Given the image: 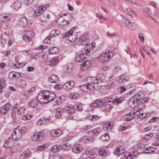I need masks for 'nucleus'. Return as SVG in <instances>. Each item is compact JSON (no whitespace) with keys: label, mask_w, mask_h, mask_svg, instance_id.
I'll list each match as a JSON object with an SVG mask.
<instances>
[{"label":"nucleus","mask_w":159,"mask_h":159,"mask_svg":"<svg viewBox=\"0 0 159 159\" xmlns=\"http://www.w3.org/2000/svg\"><path fill=\"white\" fill-rule=\"evenodd\" d=\"M65 100V97L64 96H60L55 102V103L57 105H59L62 103Z\"/></svg>","instance_id":"obj_32"},{"label":"nucleus","mask_w":159,"mask_h":159,"mask_svg":"<svg viewBox=\"0 0 159 159\" xmlns=\"http://www.w3.org/2000/svg\"><path fill=\"white\" fill-rule=\"evenodd\" d=\"M33 32L30 31H25L24 36L23 39L26 42H29L32 40V38L34 36Z\"/></svg>","instance_id":"obj_10"},{"label":"nucleus","mask_w":159,"mask_h":159,"mask_svg":"<svg viewBox=\"0 0 159 159\" xmlns=\"http://www.w3.org/2000/svg\"><path fill=\"white\" fill-rule=\"evenodd\" d=\"M70 22L68 20L64 19L60 24V25L62 26H67L69 25Z\"/></svg>","instance_id":"obj_52"},{"label":"nucleus","mask_w":159,"mask_h":159,"mask_svg":"<svg viewBox=\"0 0 159 159\" xmlns=\"http://www.w3.org/2000/svg\"><path fill=\"white\" fill-rule=\"evenodd\" d=\"M82 44L83 45H88L90 39L86 34H84L80 37Z\"/></svg>","instance_id":"obj_11"},{"label":"nucleus","mask_w":159,"mask_h":159,"mask_svg":"<svg viewBox=\"0 0 159 159\" xmlns=\"http://www.w3.org/2000/svg\"><path fill=\"white\" fill-rule=\"evenodd\" d=\"M73 109H74V106H72L71 105L70 106L67 105L65 106L63 109L65 111H71L66 112L67 115H70L75 113V111Z\"/></svg>","instance_id":"obj_20"},{"label":"nucleus","mask_w":159,"mask_h":159,"mask_svg":"<svg viewBox=\"0 0 159 159\" xmlns=\"http://www.w3.org/2000/svg\"><path fill=\"white\" fill-rule=\"evenodd\" d=\"M88 87L87 84L86 85L83 84L80 86V88L82 90L86 91L87 89H88Z\"/></svg>","instance_id":"obj_59"},{"label":"nucleus","mask_w":159,"mask_h":159,"mask_svg":"<svg viewBox=\"0 0 159 159\" xmlns=\"http://www.w3.org/2000/svg\"><path fill=\"white\" fill-rule=\"evenodd\" d=\"M74 85V83L73 81H69L64 84V88L66 90H68L71 89Z\"/></svg>","instance_id":"obj_28"},{"label":"nucleus","mask_w":159,"mask_h":159,"mask_svg":"<svg viewBox=\"0 0 159 159\" xmlns=\"http://www.w3.org/2000/svg\"><path fill=\"white\" fill-rule=\"evenodd\" d=\"M138 154V152L136 151L132 152L130 154L127 155L126 157V159H133L134 157H135Z\"/></svg>","instance_id":"obj_36"},{"label":"nucleus","mask_w":159,"mask_h":159,"mask_svg":"<svg viewBox=\"0 0 159 159\" xmlns=\"http://www.w3.org/2000/svg\"><path fill=\"white\" fill-rule=\"evenodd\" d=\"M82 149V147L80 144H75L72 148V150L73 152L78 153L80 152Z\"/></svg>","instance_id":"obj_18"},{"label":"nucleus","mask_w":159,"mask_h":159,"mask_svg":"<svg viewBox=\"0 0 159 159\" xmlns=\"http://www.w3.org/2000/svg\"><path fill=\"white\" fill-rule=\"evenodd\" d=\"M18 129L19 130L21 134H25L28 131V128L25 126H22L20 128L18 127Z\"/></svg>","instance_id":"obj_40"},{"label":"nucleus","mask_w":159,"mask_h":159,"mask_svg":"<svg viewBox=\"0 0 159 159\" xmlns=\"http://www.w3.org/2000/svg\"><path fill=\"white\" fill-rule=\"evenodd\" d=\"M113 57L112 52L108 50L101 52L98 57V61L102 63L106 62L110 59Z\"/></svg>","instance_id":"obj_3"},{"label":"nucleus","mask_w":159,"mask_h":159,"mask_svg":"<svg viewBox=\"0 0 159 159\" xmlns=\"http://www.w3.org/2000/svg\"><path fill=\"white\" fill-rule=\"evenodd\" d=\"M2 18L4 19L3 20L4 22H6L7 20H9L11 19V16L10 14H5L2 16Z\"/></svg>","instance_id":"obj_44"},{"label":"nucleus","mask_w":159,"mask_h":159,"mask_svg":"<svg viewBox=\"0 0 159 159\" xmlns=\"http://www.w3.org/2000/svg\"><path fill=\"white\" fill-rule=\"evenodd\" d=\"M59 33V31L56 30H52L50 33V36L47 37L45 40H44V42L46 43H48L51 39V37H53L57 35Z\"/></svg>","instance_id":"obj_13"},{"label":"nucleus","mask_w":159,"mask_h":159,"mask_svg":"<svg viewBox=\"0 0 159 159\" xmlns=\"http://www.w3.org/2000/svg\"><path fill=\"white\" fill-rule=\"evenodd\" d=\"M34 0H24V3L27 6L32 4Z\"/></svg>","instance_id":"obj_62"},{"label":"nucleus","mask_w":159,"mask_h":159,"mask_svg":"<svg viewBox=\"0 0 159 159\" xmlns=\"http://www.w3.org/2000/svg\"><path fill=\"white\" fill-rule=\"evenodd\" d=\"M56 97L53 92L44 91L39 93L37 98L41 103L45 104L53 100Z\"/></svg>","instance_id":"obj_1"},{"label":"nucleus","mask_w":159,"mask_h":159,"mask_svg":"<svg viewBox=\"0 0 159 159\" xmlns=\"http://www.w3.org/2000/svg\"><path fill=\"white\" fill-rule=\"evenodd\" d=\"M157 148L152 147H149L146 148L144 150V153H148L153 152L157 150Z\"/></svg>","instance_id":"obj_29"},{"label":"nucleus","mask_w":159,"mask_h":159,"mask_svg":"<svg viewBox=\"0 0 159 159\" xmlns=\"http://www.w3.org/2000/svg\"><path fill=\"white\" fill-rule=\"evenodd\" d=\"M63 87L64 88V85L60 84H56L54 86V88L57 90L60 89Z\"/></svg>","instance_id":"obj_58"},{"label":"nucleus","mask_w":159,"mask_h":159,"mask_svg":"<svg viewBox=\"0 0 159 159\" xmlns=\"http://www.w3.org/2000/svg\"><path fill=\"white\" fill-rule=\"evenodd\" d=\"M94 78L91 77H89L87 79L88 82L87 83L88 89L94 91L95 89H98V84L96 83Z\"/></svg>","instance_id":"obj_5"},{"label":"nucleus","mask_w":159,"mask_h":159,"mask_svg":"<svg viewBox=\"0 0 159 159\" xmlns=\"http://www.w3.org/2000/svg\"><path fill=\"white\" fill-rule=\"evenodd\" d=\"M123 22L125 23L126 25L130 29L133 30L135 29L134 24L126 19V18H124Z\"/></svg>","instance_id":"obj_21"},{"label":"nucleus","mask_w":159,"mask_h":159,"mask_svg":"<svg viewBox=\"0 0 159 159\" xmlns=\"http://www.w3.org/2000/svg\"><path fill=\"white\" fill-rule=\"evenodd\" d=\"M21 4L20 0L15 1L14 3V6L15 9L18 10L21 7Z\"/></svg>","instance_id":"obj_37"},{"label":"nucleus","mask_w":159,"mask_h":159,"mask_svg":"<svg viewBox=\"0 0 159 159\" xmlns=\"http://www.w3.org/2000/svg\"><path fill=\"white\" fill-rule=\"evenodd\" d=\"M15 108L16 110L18 115L21 116L23 115L25 111V108L24 106H18V104L15 105Z\"/></svg>","instance_id":"obj_16"},{"label":"nucleus","mask_w":159,"mask_h":159,"mask_svg":"<svg viewBox=\"0 0 159 159\" xmlns=\"http://www.w3.org/2000/svg\"><path fill=\"white\" fill-rule=\"evenodd\" d=\"M32 116L29 114H27L24 115L22 117V120H28L31 119L32 118Z\"/></svg>","instance_id":"obj_47"},{"label":"nucleus","mask_w":159,"mask_h":159,"mask_svg":"<svg viewBox=\"0 0 159 159\" xmlns=\"http://www.w3.org/2000/svg\"><path fill=\"white\" fill-rule=\"evenodd\" d=\"M38 102L37 100L33 99L31 100L28 104V106L31 108H35L38 105Z\"/></svg>","instance_id":"obj_25"},{"label":"nucleus","mask_w":159,"mask_h":159,"mask_svg":"<svg viewBox=\"0 0 159 159\" xmlns=\"http://www.w3.org/2000/svg\"><path fill=\"white\" fill-rule=\"evenodd\" d=\"M96 102L98 107H100L102 108V106L104 104V103L103 102L102 100L101 99H97L96 100Z\"/></svg>","instance_id":"obj_51"},{"label":"nucleus","mask_w":159,"mask_h":159,"mask_svg":"<svg viewBox=\"0 0 159 159\" xmlns=\"http://www.w3.org/2000/svg\"><path fill=\"white\" fill-rule=\"evenodd\" d=\"M45 135L43 132H39L33 134L32 136V140L35 142H38L42 140Z\"/></svg>","instance_id":"obj_9"},{"label":"nucleus","mask_w":159,"mask_h":159,"mask_svg":"<svg viewBox=\"0 0 159 159\" xmlns=\"http://www.w3.org/2000/svg\"><path fill=\"white\" fill-rule=\"evenodd\" d=\"M94 141L93 139L91 137L88 138L86 136L83 137L81 139V141L83 143H88L89 142H93Z\"/></svg>","instance_id":"obj_33"},{"label":"nucleus","mask_w":159,"mask_h":159,"mask_svg":"<svg viewBox=\"0 0 159 159\" xmlns=\"http://www.w3.org/2000/svg\"><path fill=\"white\" fill-rule=\"evenodd\" d=\"M8 36L7 34L6 33L2 35V38L1 40V43H2L4 44L6 42V40L8 39Z\"/></svg>","instance_id":"obj_38"},{"label":"nucleus","mask_w":159,"mask_h":159,"mask_svg":"<svg viewBox=\"0 0 159 159\" xmlns=\"http://www.w3.org/2000/svg\"><path fill=\"white\" fill-rule=\"evenodd\" d=\"M85 52L84 53L77 54L75 57V61L78 62H81L85 60L87 58L86 56H89V50L87 49Z\"/></svg>","instance_id":"obj_7"},{"label":"nucleus","mask_w":159,"mask_h":159,"mask_svg":"<svg viewBox=\"0 0 159 159\" xmlns=\"http://www.w3.org/2000/svg\"><path fill=\"white\" fill-rule=\"evenodd\" d=\"M22 137V134H21L17 128L14 129L12 134V141L13 143H15L17 141L20 140Z\"/></svg>","instance_id":"obj_6"},{"label":"nucleus","mask_w":159,"mask_h":159,"mask_svg":"<svg viewBox=\"0 0 159 159\" xmlns=\"http://www.w3.org/2000/svg\"><path fill=\"white\" fill-rule=\"evenodd\" d=\"M144 14L148 17L152 18L151 13L149 8L146 7L143 10Z\"/></svg>","instance_id":"obj_31"},{"label":"nucleus","mask_w":159,"mask_h":159,"mask_svg":"<svg viewBox=\"0 0 159 159\" xmlns=\"http://www.w3.org/2000/svg\"><path fill=\"white\" fill-rule=\"evenodd\" d=\"M19 24L22 26H24L26 25H30L31 24V23L29 20H27L26 18L24 17L20 20Z\"/></svg>","instance_id":"obj_24"},{"label":"nucleus","mask_w":159,"mask_h":159,"mask_svg":"<svg viewBox=\"0 0 159 159\" xmlns=\"http://www.w3.org/2000/svg\"><path fill=\"white\" fill-rule=\"evenodd\" d=\"M61 131L59 129H56L51 131L50 134L52 137H58L61 134Z\"/></svg>","instance_id":"obj_26"},{"label":"nucleus","mask_w":159,"mask_h":159,"mask_svg":"<svg viewBox=\"0 0 159 159\" xmlns=\"http://www.w3.org/2000/svg\"><path fill=\"white\" fill-rule=\"evenodd\" d=\"M62 114V110L60 108H58L56 110L55 116L57 118H59L61 116Z\"/></svg>","instance_id":"obj_43"},{"label":"nucleus","mask_w":159,"mask_h":159,"mask_svg":"<svg viewBox=\"0 0 159 159\" xmlns=\"http://www.w3.org/2000/svg\"><path fill=\"white\" fill-rule=\"evenodd\" d=\"M104 100H105V103H109V104H111L113 103V102H114V99H112V98H104Z\"/></svg>","instance_id":"obj_46"},{"label":"nucleus","mask_w":159,"mask_h":159,"mask_svg":"<svg viewBox=\"0 0 159 159\" xmlns=\"http://www.w3.org/2000/svg\"><path fill=\"white\" fill-rule=\"evenodd\" d=\"M145 95V93L143 91H139L135 95L132 96L128 102L129 105L131 107L136 108L135 103L138 101H142L143 98Z\"/></svg>","instance_id":"obj_2"},{"label":"nucleus","mask_w":159,"mask_h":159,"mask_svg":"<svg viewBox=\"0 0 159 159\" xmlns=\"http://www.w3.org/2000/svg\"><path fill=\"white\" fill-rule=\"evenodd\" d=\"M123 153V152H121L119 148L117 147L116 149L114 151V153L115 155H116L117 156H119L120 155H121Z\"/></svg>","instance_id":"obj_49"},{"label":"nucleus","mask_w":159,"mask_h":159,"mask_svg":"<svg viewBox=\"0 0 159 159\" xmlns=\"http://www.w3.org/2000/svg\"><path fill=\"white\" fill-rule=\"evenodd\" d=\"M5 80L4 78H2L0 80V86L2 88L5 86Z\"/></svg>","instance_id":"obj_63"},{"label":"nucleus","mask_w":159,"mask_h":159,"mask_svg":"<svg viewBox=\"0 0 159 159\" xmlns=\"http://www.w3.org/2000/svg\"><path fill=\"white\" fill-rule=\"evenodd\" d=\"M99 154L101 156H105L107 154L106 151L103 149H100L98 152Z\"/></svg>","instance_id":"obj_50"},{"label":"nucleus","mask_w":159,"mask_h":159,"mask_svg":"<svg viewBox=\"0 0 159 159\" xmlns=\"http://www.w3.org/2000/svg\"><path fill=\"white\" fill-rule=\"evenodd\" d=\"M113 107L111 104L104 103L102 106V108L104 110L109 111Z\"/></svg>","instance_id":"obj_34"},{"label":"nucleus","mask_w":159,"mask_h":159,"mask_svg":"<svg viewBox=\"0 0 159 159\" xmlns=\"http://www.w3.org/2000/svg\"><path fill=\"white\" fill-rule=\"evenodd\" d=\"M79 97V94L77 93L71 94L69 95L70 98L72 99H75Z\"/></svg>","instance_id":"obj_54"},{"label":"nucleus","mask_w":159,"mask_h":159,"mask_svg":"<svg viewBox=\"0 0 159 159\" xmlns=\"http://www.w3.org/2000/svg\"><path fill=\"white\" fill-rule=\"evenodd\" d=\"M59 58L57 56L56 57H53L52 60L50 61H46V63L49 65L52 66H56L58 62Z\"/></svg>","instance_id":"obj_19"},{"label":"nucleus","mask_w":159,"mask_h":159,"mask_svg":"<svg viewBox=\"0 0 159 159\" xmlns=\"http://www.w3.org/2000/svg\"><path fill=\"white\" fill-rule=\"evenodd\" d=\"M75 30V28L73 27L68 31L63 36V37H68V40L70 42H73L75 40L78 38V36L73 34V32Z\"/></svg>","instance_id":"obj_4"},{"label":"nucleus","mask_w":159,"mask_h":159,"mask_svg":"<svg viewBox=\"0 0 159 159\" xmlns=\"http://www.w3.org/2000/svg\"><path fill=\"white\" fill-rule=\"evenodd\" d=\"M87 155H88L90 156H95V152L93 150L90 149L87 152Z\"/></svg>","instance_id":"obj_60"},{"label":"nucleus","mask_w":159,"mask_h":159,"mask_svg":"<svg viewBox=\"0 0 159 159\" xmlns=\"http://www.w3.org/2000/svg\"><path fill=\"white\" fill-rule=\"evenodd\" d=\"M44 119H43V118L39 119L36 122V124L38 125H41L44 124Z\"/></svg>","instance_id":"obj_56"},{"label":"nucleus","mask_w":159,"mask_h":159,"mask_svg":"<svg viewBox=\"0 0 159 159\" xmlns=\"http://www.w3.org/2000/svg\"><path fill=\"white\" fill-rule=\"evenodd\" d=\"M58 52V48L55 47L52 48L49 50V53L50 54H56Z\"/></svg>","instance_id":"obj_39"},{"label":"nucleus","mask_w":159,"mask_h":159,"mask_svg":"<svg viewBox=\"0 0 159 159\" xmlns=\"http://www.w3.org/2000/svg\"><path fill=\"white\" fill-rule=\"evenodd\" d=\"M101 139L103 141H106L109 139V136L108 134L106 133L104 135L101 136Z\"/></svg>","instance_id":"obj_53"},{"label":"nucleus","mask_w":159,"mask_h":159,"mask_svg":"<svg viewBox=\"0 0 159 159\" xmlns=\"http://www.w3.org/2000/svg\"><path fill=\"white\" fill-rule=\"evenodd\" d=\"M101 131V129L99 128H96L94 129L91 131L88 132V133H93L95 135H97Z\"/></svg>","instance_id":"obj_35"},{"label":"nucleus","mask_w":159,"mask_h":159,"mask_svg":"<svg viewBox=\"0 0 159 159\" xmlns=\"http://www.w3.org/2000/svg\"><path fill=\"white\" fill-rule=\"evenodd\" d=\"M116 85L114 83L111 82V83H108L107 85V88H114Z\"/></svg>","instance_id":"obj_61"},{"label":"nucleus","mask_w":159,"mask_h":159,"mask_svg":"<svg viewBox=\"0 0 159 159\" xmlns=\"http://www.w3.org/2000/svg\"><path fill=\"white\" fill-rule=\"evenodd\" d=\"M138 111H136V112L131 111L129 113L126 114V115L128 116H131V115H136L137 116V118H138L140 116V115L139 114L137 113H138Z\"/></svg>","instance_id":"obj_48"},{"label":"nucleus","mask_w":159,"mask_h":159,"mask_svg":"<svg viewBox=\"0 0 159 159\" xmlns=\"http://www.w3.org/2000/svg\"><path fill=\"white\" fill-rule=\"evenodd\" d=\"M126 12L128 15L132 17H135L136 16V15L135 13L129 9H126Z\"/></svg>","instance_id":"obj_45"},{"label":"nucleus","mask_w":159,"mask_h":159,"mask_svg":"<svg viewBox=\"0 0 159 159\" xmlns=\"http://www.w3.org/2000/svg\"><path fill=\"white\" fill-rule=\"evenodd\" d=\"M104 127H106L107 129H110L112 127L113 124L110 122H108L104 125Z\"/></svg>","instance_id":"obj_57"},{"label":"nucleus","mask_w":159,"mask_h":159,"mask_svg":"<svg viewBox=\"0 0 159 159\" xmlns=\"http://www.w3.org/2000/svg\"><path fill=\"white\" fill-rule=\"evenodd\" d=\"M142 101H140L138 100V102H137L135 103V104H137V108L135 110L136 111H138L139 112L137 113H138L139 114H140V112H139V110H142L144 109L145 107V105L142 102Z\"/></svg>","instance_id":"obj_22"},{"label":"nucleus","mask_w":159,"mask_h":159,"mask_svg":"<svg viewBox=\"0 0 159 159\" xmlns=\"http://www.w3.org/2000/svg\"><path fill=\"white\" fill-rule=\"evenodd\" d=\"M98 107V106L96 101L89 107V109H91L92 108H96Z\"/></svg>","instance_id":"obj_64"},{"label":"nucleus","mask_w":159,"mask_h":159,"mask_svg":"<svg viewBox=\"0 0 159 159\" xmlns=\"http://www.w3.org/2000/svg\"><path fill=\"white\" fill-rule=\"evenodd\" d=\"M62 146L61 145H55L52 147L50 149L51 151L53 152H58L61 149Z\"/></svg>","instance_id":"obj_27"},{"label":"nucleus","mask_w":159,"mask_h":159,"mask_svg":"<svg viewBox=\"0 0 159 159\" xmlns=\"http://www.w3.org/2000/svg\"><path fill=\"white\" fill-rule=\"evenodd\" d=\"M129 77L124 75H121L119 77H117L116 80L119 83L124 82L127 81Z\"/></svg>","instance_id":"obj_23"},{"label":"nucleus","mask_w":159,"mask_h":159,"mask_svg":"<svg viewBox=\"0 0 159 159\" xmlns=\"http://www.w3.org/2000/svg\"><path fill=\"white\" fill-rule=\"evenodd\" d=\"M106 77L105 75L103 74H99L97 77H92V78L95 79L94 80L96 83L98 84L103 81L105 80Z\"/></svg>","instance_id":"obj_12"},{"label":"nucleus","mask_w":159,"mask_h":159,"mask_svg":"<svg viewBox=\"0 0 159 159\" xmlns=\"http://www.w3.org/2000/svg\"><path fill=\"white\" fill-rule=\"evenodd\" d=\"M48 80L49 82L52 83H58L59 82V78L55 75L50 76Z\"/></svg>","instance_id":"obj_17"},{"label":"nucleus","mask_w":159,"mask_h":159,"mask_svg":"<svg viewBox=\"0 0 159 159\" xmlns=\"http://www.w3.org/2000/svg\"><path fill=\"white\" fill-rule=\"evenodd\" d=\"M48 146L49 145L48 144H44L37 146V150L39 151H43L48 148Z\"/></svg>","instance_id":"obj_30"},{"label":"nucleus","mask_w":159,"mask_h":159,"mask_svg":"<svg viewBox=\"0 0 159 159\" xmlns=\"http://www.w3.org/2000/svg\"><path fill=\"white\" fill-rule=\"evenodd\" d=\"M153 136L154 134L153 133H150V134L145 135L143 138L144 139L148 141L150 140Z\"/></svg>","instance_id":"obj_42"},{"label":"nucleus","mask_w":159,"mask_h":159,"mask_svg":"<svg viewBox=\"0 0 159 159\" xmlns=\"http://www.w3.org/2000/svg\"><path fill=\"white\" fill-rule=\"evenodd\" d=\"M10 107L11 105L9 103H6L0 108V113L3 115L7 113L9 110Z\"/></svg>","instance_id":"obj_15"},{"label":"nucleus","mask_w":159,"mask_h":159,"mask_svg":"<svg viewBox=\"0 0 159 159\" xmlns=\"http://www.w3.org/2000/svg\"><path fill=\"white\" fill-rule=\"evenodd\" d=\"M26 64V63H20L18 62H16L14 64V66L16 68L21 67L22 66H25Z\"/></svg>","instance_id":"obj_55"},{"label":"nucleus","mask_w":159,"mask_h":159,"mask_svg":"<svg viewBox=\"0 0 159 159\" xmlns=\"http://www.w3.org/2000/svg\"><path fill=\"white\" fill-rule=\"evenodd\" d=\"M48 7V5L45 6H40L36 7L34 10V14L36 16H39L42 14L44 11L46 10L47 7Z\"/></svg>","instance_id":"obj_8"},{"label":"nucleus","mask_w":159,"mask_h":159,"mask_svg":"<svg viewBox=\"0 0 159 159\" xmlns=\"http://www.w3.org/2000/svg\"><path fill=\"white\" fill-rule=\"evenodd\" d=\"M31 154V152L30 151H26L24 152L21 155V157L23 158H26L30 157Z\"/></svg>","instance_id":"obj_41"},{"label":"nucleus","mask_w":159,"mask_h":159,"mask_svg":"<svg viewBox=\"0 0 159 159\" xmlns=\"http://www.w3.org/2000/svg\"><path fill=\"white\" fill-rule=\"evenodd\" d=\"M84 60L81 64V70H84L90 67L91 66V62L89 60Z\"/></svg>","instance_id":"obj_14"}]
</instances>
